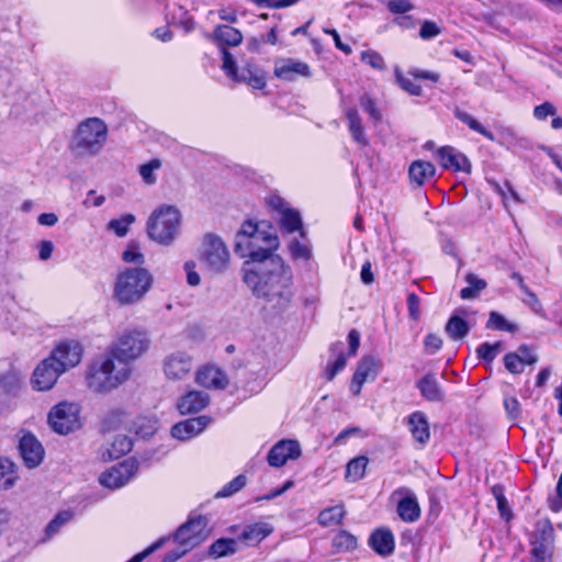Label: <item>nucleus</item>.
<instances>
[{
  "label": "nucleus",
  "mask_w": 562,
  "mask_h": 562,
  "mask_svg": "<svg viewBox=\"0 0 562 562\" xmlns=\"http://www.w3.org/2000/svg\"><path fill=\"white\" fill-rule=\"evenodd\" d=\"M274 75L280 79L293 81L297 76L308 77L310 67L305 63L286 60L276 65Z\"/></svg>",
  "instance_id": "27"
},
{
  "label": "nucleus",
  "mask_w": 562,
  "mask_h": 562,
  "mask_svg": "<svg viewBox=\"0 0 562 562\" xmlns=\"http://www.w3.org/2000/svg\"><path fill=\"white\" fill-rule=\"evenodd\" d=\"M181 213L173 205H160L147 221L148 237L157 244L171 245L180 229Z\"/></svg>",
  "instance_id": "6"
},
{
  "label": "nucleus",
  "mask_w": 562,
  "mask_h": 562,
  "mask_svg": "<svg viewBox=\"0 0 562 562\" xmlns=\"http://www.w3.org/2000/svg\"><path fill=\"white\" fill-rule=\"evenodd\" d=\"M195 268H196V265L194 261H187L183 266V269L187 274V282L191 286H196L201 282L200 276L196 272Z\"/></svg>",
  "instance_id": "62"
},
{
  "label": "nucleus",
  "mask_w": 562,
  "mask_h": 562,
  "mask_svg": "<svg viewBox=\"0 0 562 562\" xmlns=\"http://www.w3.org/2000/svg\"><path fill=\"white\" fill-rule=\"evenodd\" d=\"M437 157L443 169L456 172H471V162L468 157L451 146H442L437 150Z\"/></svg>",
  "instance_id": "19"
},
{
  "label": "nucleus",
  "mask_w": 562,
  "mask_h": 562,
  "mask_svg": "<svg viewBox=\"0 0 562 562\" xmlns=\"http://www.w3.org/2000/svg\"><path fill=\"white\" fill-rule=\"evenodd\" d=\"M409 431L414 439L425 445L430 438L429 424L423 412H414L408 416L407 420Z\"/></svg>",
  "instance_id": "28"
},
{
  "label": "nucleus",
  "mask_w": 562,
  "mask_h": 562,
  "mask_svg": "<svg viewBox=\"0 0 562 562\" xmlns=\"http://www.w3.org/2000/svg\"><path fill=\"white\" fill-rule=\"evenodd\" d=\"M394 74L396 82L403 90H405L411 95L422 94V87L412 79L405 77L398 67L395 68Z\"/></svg>",
  "instance_id": "49"
},
{
  "label": "nucleus",
  "mask_w": 562,
  "mask_h": 562,
  "mask_svg": "<svg viewBox=\"0 0 562 562\" xmlns=\"http://www.w3.org/2000/svg\"><path fill=\"white\" fill-rule=\"evenodd\" d=\"M130 422L131 414L122 407H115L104 414L100 427L103 432L114 431L120 428L127 430Z\"/></svg>",
  "instance_id": "23"
},
{
  "label": "nucleus",
  "mask_w": 562,
  "mask_h": 562,
  "mask_svg": "<svg viewBox=\"0 0 562 562\" xmlns=\"http://www.w3.org/2000/svg\"><path fill=\"white\" fill-rule=\"evenodd\" d=\"M386 7L393 14H404L414 9V4L409 0H390Z\"/></svg>",
  "instance_id": "56"
},
{
  "label": "nucleus",
  "mask_w": 562,
  "mask_h": 562,
  "mask_svg": "<svg viewBox=\"0 0 562 562\" xmlns=\"http://www.w3.org/2000/svg\"><path fill=\"white\" fill-rule=\"evenodd\" d=\"M280 227L282 232L291 234L296 231L300 232L301 236H304L303 223L299 211L292 207H285L280 215Z\"/></svg>",
  "instance_id": "33"
},
{
  "label": "nucleus",
  "mask_w": 562,
  "mask_h": 562,
  "mask_svg": "<svg viewBox=\"0 0 562 562\" xmlns=\"http://www.w3.org/2000/svg\"><path fill=\"white\" fill-rule=\"evenodd\" d=\"M417 387L424 398L430 402H441L445 397V393L441 390L437 376L435 373H428L422 378Z\"/></svg>",
  "instance_id": "30"
},
{
  "label": "nucleus",
  "mask_w": 562,
  "mask_h": 562,
  "mask_svg": "<svg viewBox=\"0 0 562 562\" xmlns=\"http://www.w3.org/2000/svg\"><path fill=\"white\" fill-rule=\"evenodd\" d=\"M157 422L149 417L139 416L135 419L131 418L127 431L135 432L136 435L146 438L156 431Z\"/></svg>",
  "instance_id": "38"
},
{
  "label": "nucleus",
  "mask_w": 562,
  "mask_h": 562,
  "mask_svg": "<svg viewBox=\"0 0 562 562\" xmlns=\"http://www.w3.org/2000/svg\"><path fill=\"white\" fill-rule=\"evenodd\" d=\"M435 175L436 167L429 161L415 160L411 164L408 169L409 179L417 187L425 184L428 180L434 178Z\"/></svg>",
  "instance_id": "31"
},
{
  "label": "nucleus",
  "mask_w": 562,
  "mask_h": 562,
  "mask_svg": "<svg viewBox=\"0 0 562 562\" xmlns=\"http://www.w3.org/2000/svg\"><path fill=\"white\" fill-rule=\"evenodd\" d=\"M133 448L131 438L125 435L116 436L110 447L106 449L109 459H119L128 453Z\"/></svg>",
  "instance_id": "41"
},
{
  "label": "nucleus",
  "mask_w": 562,
  "mask_h": 562,
  "mask_svg": "<svg viewBox=\"0 0 562 562\" xmlns=\"http://www.w3.org/2000/svg\"><path fill=\"white\" fill-rule=\"evenodd\" d=\"M49 358L54 359V362L58 364V368L61 369L63 372H66L80 363L82 359V347L79 342L74 340L64 341L56 346Z\"/></svg>",
  "instance_id": "14"
},
{
  "label": "nucleus",
  "mask_w": 562,
  "mask_h": 562,
  "mask_svg": "<svg viewBox=\"0 0 562 562\" xmlns=\"http://www.w3.org/2000/svg\"><path fill=\"white\" fill-rule=\"evenodd\" d=\"M501 346L502 344L499 341L493 345L490 342H483L477 347L476 355L480 359L491 363L496 358Z\"/></svg>",
  "instance_id": "51"
},
{
  "label": "nucleus",
  "mask_w": 562,
  "mask_h": 562,
  "mask_svg": "<svg viewBox=\"0 0 562 562\" xmlns=\"http://www.w3.org/2000/svg\"><path fill=\"white\" fill-rule=\"evenodd\" d=\"M273 531V527L268 522H256L244 528L239 539L246 546H256L260 543Z\"/></svg>",
  "instance_id": "29"
},
{
  "label": "nucleus",
  "mask_w": 562,
  "mask_h": 562,
  "mask_svg": "<svg viewBox=\"0 0 562 562\" xmlns=\"http://www.w3.org/2000/svg\"><path fill=\"white\" fill-rule=\"evenodd\" d=\"M369 463V459L364 456H359L351 459L346 465L345 479L348 482H358L364 474Z\"/></svg>",
  "instance_id": "35"
},
{
  "label": "nucleus",
  "mask_w": 562,
  "mask_h": 562,
  "mask_svg": "<svg viewBox=\"0 0 562 562\" xmlns=\"http://www.w3.org/2000/svg\"><path fill=\"white\" fill-rule=\"evenodd\" d=\"M210 424L207 416H199L177 423L171 427V436L186 441L201 434Z\"/></svg>",
  "instance_id": "21"
},
{
  "label": "nucleus",
  "mask_w": 562,
  "mask_h": 562,
  "mask_svg": "<svg viewBox=\"0 0 562 562\" xmlns=\"http://www.w3.org/2000/svg\"><path fill=\"white\" fill-rule=\"evenodd\" d=\"M241 277L251 294L272 311L282 313L292 305L293 273L282 257H270L252 266L245 262Z\"/></svg>",
  "instance_id": "2"
},
{
  "label": "nucleus",
  "mask_w": 562,
  "mask_h": 562,
  "mask_svg": "<svg viewBox=\"0 0 562 562\" xmlns=\"http://www.w3.org/2000/svg\"><path fill=\"white\" fill-rule=\"evenodd\" d=\"M360 105L374 123L382 120V113L379 110L375 100L370 94L364 93L360 97Z\"/></svg>",
  "instance_id": "50"
},
{
  "label": "nucleus",
  "mask_w": 562,
  "mask_h": 562,
  "mask_svg": "<svg viewBox=\"0 0 562 562\" xmlns=\"http://www.w3.org/2000/svg\"><path fill=\"white\" fill-rule=\"evenodd\" d=\"M21 389V380L13 371L0 375V413L9 409Z\"/></svg>",
  "instance_id": "20"
},
{
  "label": "nucleus",
  "mask_w": 562,
  "mask_h": 562,
  "mask_svg": "<svg viewBox=\"0 0 562 562\" xmlns=\"http://www.w3.org/2000/svg\"><path fill=\"white\" fill-rule=\"evenodd\" d=\"M222 55H223V66H222L223 70L229 78H232L233 80L236 81L240 75V70H238V67L234 59V56L225 47L222 48Z\"/></svg>",
  "instance_id": "52"
},
{
  "label": "nucleus",
  "mask_w": 562,
  "mask_h": 562,
  "mask_svg": "<svg viewBox=\"0 0 562 562\" xmlns=\"http://www.w3.org/2000/svg\"><path fill=\"white\" fill-rule=\"evenodd\" d=\"M301 456L300 443L295 440H281L274 445L267 457V461L271 467L280 468L288 460L297 459Z\"/></svg>",
  "instance_id": "18"
},
{
  "label": "nucleus",
  "mask_w": 562,
  "mask_h": 562,
  "mask_svg": "<svg viewBox=\"0 0 562 562\" xmlns=\"http://www.w3.org/2000/svg\"><path fill=\"white\" fill-rule=\"evenodd\" d=\"M79 406L76 403L60 402L55 405L48 414V424L52 429L60 435L79 429L81 426Z\"/></svg>",
  "instance_id": "8"
},
{
  "label": "nucleus",
  "mask_w": 562,
  "mask_h": 562,
  "mask_svg": "<svg viewBox=\"0 0 562 562\" xmlns=\"http://www.w3.org/2000/svg\"><path fill=\"white\" fill-rule=\"evenodd\" d=\"M154 282L151 273L142 267L126 268L116 277L113 296L121 305L139 302Z\"/></svg>",
  "instance_id": "4"
},
{
  "label": "nucleus",
  "mask_w": 562,
  "mask_h": 562,
  "mask_svg": "<svg viewBox=\"0 0 562 562\" xmlns=\"http://www.w3.org/2000/svg\"><path fill=\"white\" fill-rule=\"evenodd\" d=\"M369 546L382 557L390 555L395 548L393 533L385 528L376 529L369 538Z\"/></svg>",
  "instance_id": "25"
},
{
  "label": "nucleus",
  "mask_w": 562,
  "mask_h": 562,
  "mask_svg": "<svg viewBox=\"0 0 562 562\" xmlns=\"http://www.w3.org/2000/svg\"><path fill=\"white\" fill-rule=\"evenodd\" d=\"M137 469L136 460L127 459L103 472L99 481L105 487L120 488L135 475Z\"/></svg>",
  "instance_id": "12"
},
{
  "label": "nucleus",
  "mask_w": 562,
  "mask_h": 562,
  "mask_svg": "<svg viewBox=\"0 0 562 562\" xmlns=\"http://www.w3.org/2000/svg\"><path fill=\"white\" fill-rule=\"evenodd\" d=\"M345 515H346V512L344 509V506L336 505V506L323 509L317 517V521L321 526H324V527H328L331 525H338L341 522Z\"/></svg>",
  "instance_id": "39"
},
{
  "label": "nucleus",
  "mask_w": 562,
  "mask_h": 562,
  "mask_svg": "<svg viewBox=\"0 0 562 562\" xmlns=\"http://www.w3.org/2000/svg\"><path fill=\"white\" fill-rule=\"evenodd\" d=\"M278 247L279 238L274 231L267 232L258 224L247 221L236 234L234 250L240 258H248L245 262L252 266L270 257H280L273 254Z\"/></svg>",
  "instance_id": "3"
},
{
  "label": "nucleus",
  "mask_w": 562,
  "mask_h": 562,
  "mask_svg": "<svg viewBox=\"0 0 562 562\" xmlns=\"http://www.w3.org/2000/svg\"><path fill=\"white\" fill-rule=\"evenodd\" d=\"M213 37L221 48L238 46L243 42L241 32L229 25H217L213 32Z\"/></svg>",
  "instance_id": "32"
},
{
  "label": "nucleus",
  "mask_w": 562,
  "mask_h": 562,
  "mask_svg": "<svg viewBox=\"0 0 562 562\" xmlns=\"http://www.w3.org/2000/svg\"><path fill=\"white\" fill-rule=\"evenodd\" d=\"M193 369V358L186 351L177 350L167 355L162 361L165 376L171 381L186 380Z\"/></svg>",
  "instance_id": "11"
},
{
  "label": "nucleus",
  "mask_w": 562,
  "mask_h": 562,
  "mask_svg": "<svg viewBox=\"0 0 562 562\" xmlns=\"http://www.w3.org/2000/svg\"><path fill=\"white\" fill-rule=\"evenodd\" d=\"M382 368L381 362L372 356H366L358 363L357 370L353 374L350 390L355 395H358L362 385L367 381H373Z\"/></svg>",
  "instance_id": "17"
},
{
  "label": "nucleus",
  "mask_w": 562,
  "mask_h": 562,
  "mask_svg": "<svg viewBox=\"0 0 562 562\" xmlns=\"http://www.w3.org/2000/svg\"><path fill=\"white\" fill-rule=\"evenodd\" d=\"M289 250L291 256L294 259H310L311 258V249L307 245L300 243L296 239H293L289 245Z\"/></svg>",
  "instance_id": "54"
},
{
  "label": "nucleus",
  "mask_w": 562,
  "mask_h": 562,
  "mask_svg": "<svg viewBox=\"0 0 562 562\" xmlns=\"http://www.w3.org/2000/svg\"><path fill=\"white\" fill-rule=\"evenodd\" d=\"M108 136L105 123L98 117L82 121L70 140V149L78 157L94 156L103 148Z\"/></svg>",
  "instance_id": "5"
},
{
  "label": "nucleus",
  "mask_w": 562,
  "mask_h": 562,
  "mask_svg": "<svg viewBox=\"0 0 562 562\" xmlns=\"http://www.w3.org/2000/svg\"><path fill=\"white\" fill-rule=\"evenodd\" d=\"M454 116L460 120L462 123L467 124L472 131L477 132L490 140H494V135L492 132L487 131L479 121H476L471 114L456 109Z\"/></svg>",
  "instance_id": "43"
},
{
  "label": "nucleus",
  "mask_w": 562,
  "mask_h": 562,
  "mask_svg": "<svg viewBox=\"0 0 562 562\" xmlns=\"http://www.w3.org/2000/svg\"><path fill=\"white\" fill-rule=\"evenodd\" d=\"M135 222V216L131 213L124 214L120 218H113L109 222L108 228L113 231L119 237H124L130 231V226Z\"/></svg>",
  "instance_id": "45"
},
{
  "label": "nucleus",
  "mask_w": 562,
  "mask_h": 562,
  "mask_svg": "<svg viewBox=\"0 0 562 562\" xmlns=\"http://www.w3.org/2000/svg\"><path fill=\"white\" fill-rule=\"evenodd\" d=\"M20 456L29 469L37 468L44 460L45 450L32 432H23L19 440Z\"/></svg>",
  "instance_id": "15"
},
{
  "label": "nucleus",
  "mask_w": 562,
  "mask_h": 562,
  "mask_svg": "<svg viewBox=\"0 0 562 562\" xmlns=\"http://www.w3.org/2000/svg\"><path fill=\"white\" fill-rule=\"evenodd\" d=\"M445 330L452 340H462L468 336L470 325L460 315L454 314L448 319Z\"/></svg>",
  "instance_id": "34"
},
{
  "label": "nucleus",
  "mask_w": 562,
  "mask_h": 562,
  "mask_svg": "<svg viewBox=\"0 0 562 562\" xmlns=\"http://www.w3.org/2000/svg\"><path fill=\"white\" fill-rule=\"evenodd\" d=\"M210 402L206 393L200 391H190L178 401V409L182 415L198 413Z\"/></svg>",
  "instance_id": "24"
},
{
  "label": "nucleus",
  "mask_w": 562,
  "mask_h": 562,
  "mask_svg": "<svg viewBox=\"0 0 562 562\" xmlns=\"http://www.w3.org/2000/svg\"><path fill=\"white\" fill-rule=\"evenodd\" d=\"M64 372L49 357L42 360L32 375V385L37 391L50 390Z\"/></svg>",
  "instance_id": "13"
},
{
  "label": "nucleus",
  "mask_w": 562,
  "mask_h": 562,
  "mask_svg": "<svg viewBox=\"0 0 562 562\" xmlns=\"http://www.w3.org/2000/svg\"><path fill=\"white\" fill-rule=\"evenodd\" d=\"M504 407L510 419H516L520 414V404L516 397H506Z\"/></svg>",
  "instance_id": "64"
},
{
  "label": "nucleus",
  "mask_w": 562,
  "mask_h": 562,
  "mask_svg": "<svg viewBox=\"0 0 562 562\" xmlns=\"http://www.w3.org/2000/svg\"><path fill=\"white\" fill-rule=\"evenodd\" d=\"M361 60L376 70L385 69V61L382 55L375 50L368 49L361 53Z\"/></svg>",
  "instance_id": "53"
},
{
  "label": "nucleus",
  "mask_w": 562,
  "mask_h": 562,
  "mask_svg": "<svg viewBox=\"0 0 562 562\" xmlns=\"http://www.w3.org/2000/svg\"><path fill=\"white\" fill-rule=\"evenodd\" d=\"M393 497L398 496L397 515L405 522H414L420 517V507L416 495L408 487H400L392 494Z\"/></svg>",
  "instance_id": "16"
},
{
  "label": "nucleus",
  "mask_w": 562,
  "mask_h": 562,
  "mask_svg": "<svg viewBox=\"0 0 562 562\" xmlns=\"http://www.w3.org/2000/svg\"><path fill=\"white\" fill-rule=\"evenodd\" d=\"M207 518L203 515H191L172 535L175 542L192 550L209 538Z\"/></svg>",
  "instance_id": "7"
},
{
  "label": "nucleus",
  "mask_w": 562,
  "mask_h": 562,
  "mask_svg": "<svg viewBox=\"0 0 562 562\" xmlns=\"http://www.w3.org/2000/svg\"><path fill=\"white\" fill-rule=\"evenodd\" d=\"M149 346L150 339L145 331L134 329L123 333L109 352L89 367V389L105 393L123 384L132 372L130 363L145 353Z\"/></svg>",
  "instance_id": "1"
},
{
  "label": "nucleus",
  "mask_w": 562,
  "mask_h": 562,
  "mask_svg": "<svg viewBox=\"0 0 562 562\" xmlns=\"http://www.w3.org/2000/svg\"><path fill=\"white\" fill-rule=\"evenodd\" d=\"M161 167V161L158 158H154L147 164H144L139 167V175L143 179V181L148 184H155L157 181V178L155 176V171L158 170Z\"/></svg>",
  "instance_id": "47"
},
{
  "label": "nucleus",
  "mask_w": 562,
  "mask_h": 562,
  "mask_svg": "<svg viewBox=\"0 0 562 562\" xmlns=\"http://www.w3.org/2000/svg\"><path fill=\"white\" fill-rule=\"evenodd\" d=\"M485 327L486 329L503 330L508 333H515L518 329L516 324L510 323L496 311L490 312Z\"/></svg>",
  "instance_id": "42"
},
{
  "label": "nucleus",
  "mask_w": 562,
  "mask_h": 562,
  "mask_svg": "<svg viewBox=\"0 0 562 562\" xmlns=\"http://www.w3.org/2000/svg\"><path fill=\"white\" fill-rule=\"evenodd\" d=\"M195 381L198 384L206 389L223 390L227 386L228 380L226 375L217 368L205 367L196 372Z\"/></svg>",
  "instance_id": "22"
},
{
  "label": "nucleus",
  "mask_w": 562,
  "mask_h": 562,
  "mask_svg": "<svg viewBox=\"0 0 562 562\" xmlns=\"http://www.w3.org/2000/svg\"><path fill=\"white\" fill-rule=\"evenodd\" d=\"M465 281L468 286L460 291V297L463 300H472L477 297L480 293L487 286V282L474 273H468L465 276Z\"/></svg>",
  "instance_id": "37"
},
{
  "label": "nucleus",
  "mask_w": 562,
  "mask_h": 562,
  "mask_svg": "<svg viewBox=\"0 0 562 562\" xmlns=\"http://www.w3.org/2000/svg\"><path fill=\"white\" fill-rule=\"evenodd\" d=\"M236 81L247 82L254 89H262L266 86V78L262 71L250 66L240 69V75Z\"/></svg>",
  "instance_id": "40"
},
{
  "label": "nucleus",
  "mask_w": 562,
  "mask_h": 562,
  "mask_svg": "<svg viewBox=\"0 0 562 562\" xmlns=\"http://www.w3.org/2000/svg\"><path fill=\"white\" fill-rule=\"evenodd\" d=\"M334 553H346L357 549V538L346 530L339 531L331 541Z\"/></svg>",
  "instance_id": "36"
},
{
  "label": "nucleus",
  "mask_w": 562,
  "mask_h": 562,
  "mask_svg": "<svg viewBox=\"0 0 562 562\" xmlns=\"http://www.w3.org/2000/svg\"><path fill=\"white\" fill-rule=\"evenodd\" d=\"M247 483V479L244 474L237 475L231 482L226 483L216 494L215 497L224 498L234 495L239 492Z\"/></svg>",
  "instance_id": "46"
},
{
  "label": "nucleus",
  "mask_w": 562,
  "mask_h": 562,
  "mask_svg": "<svg viewBox=\"0 0 562 562\" xmlns=\"http://www.w3.org/2000/svg\"><path fill=\"white\" fill-rule=\"evenodd\" d=\"M554 531L550 522L538 524L530 538V562H551Z\"/></svg>",
  "instance_id": "10"
},
{
  "label": "nucleus",
  "mask_w": 562,
  "mask_h": 562,
  "mask_svg": "<svg viewBox=\"0 0 562 562\" xmlns=\"http://www.w3.org/2000/svg\"><path fill=\"white\" fill-rule=\"evenodd\" d=\"M254 361L248 359L247 364L251 367V370L256 373L267 372V358L263 353H255L252 355Z\"/></svg>",
  "instance_id": "60"
},
{
  "label": "nucleus",
  "mask_w": 562,
  "mask_h": 562,
  "mask_svg": "<svg viewBox=\"0 0 562 562\" xmlns=\"http://www.w3.org/2000/svg\"><path fill=\"white\" fill-rule=\"evenodd\" d=\"M557 112L555 106L550 102H544L540 105H537L533 110V115L538 120H544L549 115H554Z\"/></svg>",
  "instance_id": "63"
},
{
  "label": "nucleus",
  "mask_w": 562,
  "mask_h": 562,
  "mask_svg": "<svg viewBox=\"0 0 562 562\" xmlns=\"http://www.w3.org/2000/svg\"><path fill=\"white\" fill-rule=\"evenodd\" d=\"M345 116L347 119L348 128L352 139L361 147H367L369 145V139L366 135L362 119L358 110L353 106L347 108L345 110Z\"/></svg>",
  "instance_id": "26"
},
{
  "label": "nucleus",
  "mask_w": 562,
  "mask_h": 562,
  "mask_svg": "<svg viewBox=\"0 0 562 562\" xmlns=\"http://www.w3.org/2000/svg\"><path fill=\"white\" fill-rule=\"evenodd\" d=\"M505 368L514 374L521 373L524 370V364L521 363V359L517 356L516 352L507 353L504 357Z\"/></svg>",
  "instance_id": "57"
},
{
  "label": "nucleus",
  "mask_w": 562,
  "mask_h": 562,
  "mask_svg": "<svg viewBox=\"0 0 562 562\" xmlns=\"http://www.w3.org/2000/svg\"><path fill=\"white\" fill-rule=\"evenodd\" d=\"M201 258L214 273H223L228 269L229 251L224 241L213 234L204 237Z\"/></svg>",
  "instance_id": "9"
},
{
  "label": "nucleus",
  "mask_w": 562,
  "mask_h": 562,
  "mask_svg": "<svg viewBox=\"0 0 562 562\" xmlns=\"http://www.w3.org/2000/svg\"><path fill=\"white\" fill-rule=\"evenodd\" d=\"M236 540L221 538L213 542L209 549V552L214 558H222L236 552Z\"/></svg>",
  "instance_id": "44"
},
{
  "label": "nucleus",
  "mask_w": 562,
  "mask_h": 562,
  "mask_svg": "<svg viewBox=\"0 0 562 562\" xmlns=\"http://www.w3.org/2000/svg\"><path fill=\"white\" fill-rule=\"evenodd\" d=\"M517 356L521 359V363L525 364H535L538 361L537 355L532 351V349L527 345H521L517 350Z\"/></svg>",
  "instance_id": "61"
},
{
  "label": "nucleus",
  "mask_w": 562,
  "mask_h": 562,
  "mask_svg": "<svg viewBox=\"0 0 562 562\" xmlns=\"http://www.w3.org/2000/svg\"><path fill=\"white\" fill-rule=\"evenodd\" d=\"M522 293L526 295L522 302L528 305L536 314L541 315L543 308L538 296L529 288Z\"/></svg>",
  "instance_id": "59"
},
{
  "label": "nucleus",
  "mask_w": 562,
  "mask_h": 562,
  "mask_svg": "<svg viewBox=\"0 0 562 562\" xmlns=\"http://www.w3.org/2000/svg\"><path fill=\"white\" fill-rule=\"evenodd\" d=\"M441 33L440 27L432 21H425L419 30V36L423 40H430Z\"/></svg>",
  "instance_id": "58"
},
{
  "label": "nucleus",
  "mask_w": 562,
  "mask_h": 562,
  "mask_svg": "<svg viewBox=\"0 0 562 562\" xmlns=\"http://www.w3.org/2000/svg\"><path fill=\"white\" fill-rule=\"evenodd\" d=\"M122 259L123 261L127 262V263H136V265H144L145 262V257L144 255L139 251L138 247L137 246H128L122 254Z\"/></svg>",
  "instance_id": "55"
},
{
  "label": "nucleus",
  "mask_w": 562,
  "mask_h": 562,
  "mask_svg": "<svg viewBox=\"0 0 562 562\" xmlns=\"http://www.w3.org/2000/svg\"><path fill=\"white\" fill-rule=\"evenodd\" d=\"M72 516L74 514L70 510L59 512L45 529L47 537L56 535L64 525L71 520Z\"/></svg>",
  "instance_id": "48"
}]
</instances>
